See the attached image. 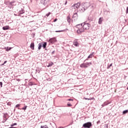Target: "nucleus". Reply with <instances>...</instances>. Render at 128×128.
<instances>
[{"mask_svg":"<svg viewBox=\"0 0 128 128\" xmlns=\"http://www.w3.org/2000/svg\"><path fill=\"white\" fill-rule=\"evenodd\" d=\"M46 44H47L46 42H42L39 43L38 44V50H42V48H44V50H46Z\"/></svg>","mask_w":128,"mask_h":128,"instance_id":"f257e3e1","label":"nucleus"},{"mask_svg":"<svg viewBox=\"0 0 128 128\" xmlns=\"http://www.w3.org/2000/svg\"><path fill=\"white\" fill-rule=\"evenodd\" d=\"M92 126V122H87L82 125V128H91Z\"/></svg>","mask_w":128,"mask_h":128,"instance_id":"f03ea898","label":"nucleus"},{"mask_svg":"<svg viewBox=\"0 0 128 128\" xmlns=\"http://www.w3.org/2000/svg\"><path fill=\"white\" fill-rule=\"evenodd\" d=\"M82 28L84 30H90V24L88 23L84 22V24L82 25Z\"/></svg>","mask_w":128,"mask_h":128,"instance_id":"7ed1b4c3","label":"nucleus"},{"mask_svg":"<svg viewBox=\"0 0 128 128\" xmlns=\"http://www.w3.org/2000/svg\"><path fill=\"white\" fill-rule=\"evenodd\" d=\"M80 6V2H78L77 4H74L71 8L74 10H78Z\"/></svg>","mask_w":128,"mask_h":128,"instance_id":"20e7f679","label":"nucleus"},{"mask_svg":"<svg viewBox=\"0 0 128 128\" xmlns=\"http://www.w3.org/2000/svg\"><path fill=\"white\" fill-rule=\"evenodd\" d=\"M82 6L84 7V10H88L90 6V4L89 2H86L85 3L82 4Z\"/></svg>","mask_w":128,"mask_h":128,"instance_id":"39448f33","label":"nucleus"},{"mask_svg":"<svg viewBox=\"0 0 128 128\" xmlns=\"http://www.w3.org/2000/svg\"><path fill=\"white\" fill-rule=\"evenodd\" d=\"M49 2L50 0H40V4H43V6H46Z\"/></svg>","mask_w":128,"mask_h":128,"instance_id":"423d86ee","label":"nucleus"},{"mask_svg":"<svg viewBox=\"0 0 128 128\" xmlns=\"http://www.w3.org/2000/svg\"><path fill=\"white\" fill-rule=\"evenodd\" d=\"M49 42H50V44H54V42H56V38H50L49 40Z\"/></svg>","mask_w":128,"mask_h":128,"instance_id":"0eeeda50","label":"nucleus"},{"mask_svg":"<svg viewBox=\"0 0 128 128\" xmlns=\"http://www.w3.org/2000/svg\"><path fill=\"white\" fill-rule=\"evenodd\" d=\"M30 48H31V50H34V42H32L30 44Z\"/></svg>","mask_w":128,"mask_h":128,"instance_id":"6e6552de","label":"nucleus"},{"mask_svg":"<svg viewBox=\"0 0 128 128\" xmlns=\"http://www.w3.org/2000/svg\"><path fill=\"white\" fill-rule=\"evenodd\" d=\"M10 28L8 26H6L2 27L3 30H10Z\"/></svg>","mask_w":128,"mask_h":128,"instance_id":"1a4fd4ad","label":"nucleus"},{"mask_svg":"<svg viewBox=\"0 0 128 128\" xmlns=\"http://www.w3.org/2000/svg\"><path fill=\"white\" fill-rule=\"evenodd\" d=\"M74 46H79L80 44H78V42L77 40L74 41L73 42Z\"/></svg>","mask_w":128,"mask_h":128,"instance_id":"9d476101","label":"nucleus"},{"mask_svg":"<svg viewBox=\"0 0 128 128\" xmlns=\"http://www.w3.org/2000/svg\"><path fill=\"white\" fill-rule=\"evenodd\" d=\"M110 102H108V101H106L104 102L103 104H102V106H108V104H110Z\"/></svg>","mask_w":128,"mask_h":128,"instance_id":"9b49d317","label":"nucleus"},{"mask_svg":"<svg viewBox=\"0 0 128 128\" xmlns=\"http://www.w3.org/2000/svg\"><path fill=\"white\" fill-rule=\"evenodd\" d=\"M80 66L81 68H88V66H86V63H83V64H81L80 65Z\"/></svg>","mask_w":128,"mask_h":128,"instance_id":"f8f14e48","label":"nucleus"},{"mask_svg":"<svg viewBox=\"0 0 128 128\" xmlns=\"http://www.w3.org/2000/svg\"><path fill=\"white\" fill-rule=\"evenodd\" d=\"M66 20H67V22H68L69 24H70L72 19H70V17L69 16H67Z\"/></svg>","mask_w":128,"mask_h":128,"instance_id":"ddd939ff","label":"nucleus"},{"mask_svg":"<svg viewBox=\"0 0 128 128\" xmlns=\"http://www.w3.org/2000/svg\"><path fill=\"white\" fill-rule=\"evenodd\" d=\"M72 18H78V13L76 12L74 14Z\"/></svg>","mask_w":128,"mask_h":128,"instance_id":"4468645a","label":"nucleus"},{"mask_svg":"<svg viewBox=\"0 0 128 128\" xmlns=\"http://www.w3.org/2000/svg\"><path fill=\"white\" fill-rule=\"evenodd\" d=\"M82 24H77L76 26V28H80L82 26Z\"/></svg>","mask_w":128,"mask_h":128,"instance_id":"2eb2a0df","label":"nucleus"},{"mask_svg":"<svg viewBox=\"0 0 128 128\" xmlns=\"http://www.w3.org/2000/svg\"><path fill=\"white\" fill-rule=\"evenodd\" d=\"M98 24H102V18H100L98 20Z\"/></svg>","mask_w":128,"mask_h":128,"instance_id":"dca6fc26","label":"nucleus"},{"mask_svg":"<svg viewBox=\"0 0 128 128\" xmlns=\"http://www.w3.org/2000/svg\"><path fill=\"white\" fill-rule=\"evenodd\" d=\"M26 108H28V106H25L24 107H23L22 108H18V110H26Z\"/></svg>","mask_w":128,"mask_h":128,"instance_id":"f3484780","label":"nucleus"},{"mask_svg":"<svg viewBox=\"0 0 128 128\" xmlns=\"http://www.w3.org/2000/svg\"><path fill=\"white\" fill-rule=\"evenodd\" d=\"M84 6H83L82 8H81L80 10V12H86V9H84Z\"/></svg>","mask_w":128,"mask_h":128,"instance_id":"a211bd4d","label":"nucleus"},{"mask_svg":"<svg viewBox=\"0 0 128 128\" xmlns=\"http://www.w3.org/2000/svg\"><path fill=\"white\" fill-rule=\"evenodd\" d=\"M86 66L87 68H88V66H92V62H86Z\"/></svg>","mask_w":128,"mask_h":128,"instance_id":"6ab92c4d","label":"nucleus"},{"mask_svg":"<svg viewBox=\"0 0 128 128\" xmlns=\"http://www.w3.org/2000/svg\"><path fill=\"white\" fill-rule=\"evenodd\" d=\"M128 110H125L122 112L123 114H128Z\"/></svg>","mask_w":128,"mask_h":128,"instance_id":"aec40b11","label":"nucleus"},{"mask_svg":"<svg viewBox=\"0 0 128 128\" xmlns=\"http://www.w3.org/2000/svg\"><path fill=\"white\" fill-rule=\"evenodd\" d=\"M12 50V48L6 47V52H8V50Z\"/></svg>","mask_w":128,"mask_h":128,"instance_id":"412c9836","label":"nucleus"},{"mask_svg":"<svg viewBox=\"0 0 128 128\" xmlns=\"http://www.w3.org/2000/svg\"><path fill=\"white\" fill-rule=\"evenodd\" d=\"M14 2H10L9 4L10 6H14Z\"/></svg>","mask_w":128,"mask_h":128,"instance_id":"4be33fe9","label":"nucleus"},{"mask_svg":"<svg viewBox=\"0 0 128 128\" xmlns=\"http://www.w3.org/2000/svg\"><path fill=\"white\" fill-rule=\"evenodd\" d=\"M40 128H48V126L46 125H45V126H41Z\"/></svg>","mask_w":128,"mask_h":128,"instance_id":"5701e85b","label":"nucleus"},{"mask_svg":"<svg viewBox=\"0 0 128 128\" xmlns=\"http://www.w3.org/2000/svg\"><path fill=\"white\" fill-rule=\"evenodd\" d=\"M92 58V56H90V54L88 56V58L85 60L84 62H86V60H88V58Z\"/></svg>","mask_w":128,"mask_h":128,"instance_id":"b1692460","label":"nucleus"},{"mask_svg":"<svg viewBox=\"0 0 128 128\" xmlns=\"http://www.w3.org/2000/svg\"><path fill=\"white\" fill-rule=\"evenodd\" d=\"M54 64V63L52 62H51V63H50L48 66V68H50V66H52Z\"/></svg>","mask_w":128,"mask_h":128,"instance_id":"393cba45","label":"nucleus"},{"mask_svg":"<svg viewBox=\"0 0 128 128\" xmlns=\"http://www.w3.org/2000/svg\"><path fill=\"white\" fill-rule=\"evenodd\" d=\"M110 66H112V64H111L110 65L108 66V67H107L108 70V68H110Z\"/></svg>","mask_w":128,"mask_h":128,"instance_id":"a878e982","label":"nucleus"},{"mask_svg":"<svg viewBox=\"0 0 128 128\" xmlns=\"http://www.w3.org/2000/svg\"><path fill=\"white\" fill-rule=\"evenodd\" d=\"M79 30H80V32H84L85 29H84V28L82 29V28H79Z\"/></svg>","mask_w":128,"mask_h":128,"instance_id":"bb28decb","label":"nucleus"},{"mask_svg":"<svg viewBox=\"0 0 128 128\" xmlns=\"http://www.w3.org/2000/svg\"><path fill=\"white\" fill-rule=\"evenodd\" d=\"M64 32V30H56L55 32Z\"/></svg>","mask_w":128,"mask_h":128,"instance_id":"cd10ccee","label":"nucleus"},{"mask_svg":"<svg viewBox=\"0 0 128 128\" xmlns=\"http://www.w3.org/2000/svg\"><path fill=\"white\" fill-rule=\"evenodd\" d=\"M20 14H24V10H22L20 11Z\"/></svg>","mask_w":128,"mask_h":128,"instance_id":"c85d7f7f","label":"nucleus"},{"mask_svg":"<svg viewBox=\"0 0 128 128\" xmlns=\"http://www.w3.org/2000/svg\"><path fill=\"white\" fill-rule=\"evenodd\" d=\"M84 99L86 100H92V98H84Z\"/></svg>","mask_w":128,"mask_h":128,"instance_id":"c756f323","label":"nucleus"},{"mask_svg":"<svg viewBox=\"0 0 128 128\" xmlns=\"http://www.w3.org/2000/svg\"><path fill=\"white\" fill-rule=\"evenodd\" d=\"M20 104H18L16 106L15 108H18V107H20Z\"/></svg>","mask_w":128,"mask_h":128,"instance_id":"7c9ffc66","label":"nucleus"},{"mask_svg":"<svg viewBox=\"0 0 128 128\" xmlns=\"http://www.w3.org/2000/svg\"><path fill=\"white\" fill-rule=\"evenodd\" d=\"M78 34H82V32H80V30L79 29L77 30Z\"/></svg>","mask_w":128,"mask_h":128,"instance_id":"2f4dec72","label":"nucleus"},{"mask_svg":"<svg viewBox=\"0 0 128 128\" xmlns=\"http://www.w3.org/2000/svg\"><path fill=\"white\" fill-rule=\"evenodd\" d=\"M16 124H17L16 123H14V124H11V126H16Z\"/></svg>","mask_w":128,"mask_h":128,"instance_id":"473e14b6","label":"nucleus"},{"mask_svg":"<svg viewBox=\"0 0 128 128\" xmlns=\"http://www.w3.org/2000/svg\"><path fill=\"white\" fill-rule=\"evenodd\" d=\"M36 72H38V74H40V70H39L36 69Z\"/></svg>","mask_w":128,"mask_h":128,"instance_id":"72a5a7b5","label":"nucleus"},{"mask_svg":"<svg viewBox=\"0 0 128 128\" xmlns=\"http://www.w3.org/2000/svg\"><path fill=\"white\" fill-rule=\"evenodd\" d=\"M50 12H49L48 14H46L47 16H50Z\"/></svg>","mask_w":128,"mask_h":128,"instance_id":"f704fd0d","label":"nucleus"},{"mask_svg":"<svg viewBox=\"0 0 128 128\" xmlns=\"http://www.w3.org/2000/svg\"><path fill=\"white\" fill-rule=\"evenodd\" d=\"M67 106H68L70 107V106H72V104H68Z\"/></svg>","mask_w":128,"mask_h":128,"instance_id":"c9c22d12","label":"nucleus"},{"mask_svg":"<svg viewBox=\"0 0 128 128\" xmlns=\"http://www.w3.org/2000/svg\"><path fill=\"white\" fill-rule=\"evenodd\" d=\"M0 86L1 88L2 87V82H0Z\"/></svg>","mask_w":128,"mask_h":128,"instance_id":"e433bc0d","label":"nucleus"},{"mask_svg":"<svg viewBox=\"0 0 128 128\" xmlns=\"http://www.w3.org/2000/svg\"><path fill=\"white\" fill-rule=\"evenodd\" d=\"M68 100L69 102H70V101L74 100H72V98H69V99Z\"/></svg>","mask_w":128,"mask_h":128,"instance_id":"4c0bfd02","label":"nucleus"},{"mask_svg":"<svg viewBox=\"0 0 128 128\" xmlns=\"http://www.w3.org/2000/svg\"><path fill=\"white\" fill-rule=\"evenodd\" d=\"M126 14H128V7L126 8Z\"/></svg>","mask_w":128,"mask_h":128,"instance_id":"58836bf2","label":"nucleus"},{"mask_svg":"<svg viewBox=\"0 0 128 128\" xmlns=\"http://www.w3.org/2000/svg\"><path fill=\"white\" fill-rule=\"evenodd\" d=\"M57 20H58V19L55 18V19L54 20V22H56Z\"/></svg>","mask_w":128,"mask_h":128,"instance_id":"ea45409f","label":"nucleus"},{"mask_svg":"<svg viewBox=\"0 0 128 128\" xmlns=\"http://www.w3.org/2000/svg\"><path fill=\"white\" fill-rule=\"evenodd\" d=\"M8 62V61H4V64H6Z\"/></svg>","mask_w":128,"mask_h":128,"instance_id":"a19ab883","label":"nucleus"},{"mask_svg":"<svg viewBox=\"0 0 128 128\" xmlns=\"http://www.w3.org/2000/svg\"><path fill=\"white\" fill-rule=\"evenodd\" d=\"M94 54V52H92L90 54V56H92V55Z\"/></svg>","mask_w":128,"mask_h":128,"instance_id":"79ce46f5","label":"nucleus"},{"mask_svg":"<svg viewBox=\"0 0 128 128\" xmlns=\"http://www.w3.org/2000/svg\"><path fill=\"white\" fill-rule=\"evenodd\" d=\"M7 104H8V106H10V102H8V103Z\"/></svg>","mask_w":128,"mask_h":128,"instance_id":"37998d69","label":"nucleus"},{"mask_svg":"<svg viewBox=\"0 0 128 128\" xmlns=\"http://www.w3.org/2000/svg\"><path fill=\"white\" fill-rule=\"evenodd\" d=\"M66 4H68V0L66 1V2H65L64 4L66 5Z\"/></svg>","mask_w":128,"mask_h":128,"instance_id":"c03bdc74","label":"nucleus"},{"mask_svg":"<svg viewBox=\"0 0 128 128\" xmlns=\"http://www.w3.org/2000/svg\"><path fill=\"white\" fill-rule=\"evenodd\" d=\"M10 128H16V127H13L12 126H11Z\"/></svg>","mask_w":128,"mask_h":128,"instance_id":"a18cd8bd","label":"nucleus"},{"mask_svg":"<svg viewBox=\"0 0 128 128\" xmlns=\"http://www.w3.org/2000/svg\"><path fill=\"white\" fill-rule=\"evenodd\" d=\"M100 120H98V121L97 122V124H100Z\"/></svg>","mask_w":128,"mask_h":128,"instance_id":"49530a36","label":"nucleus"},{"mask_svg":"<svg viewBox=\"0 0 128 128\" xmlns=\"http://www.w3.org/2000/svg\"><path fill=\"white\" fill-rule=\"evenodd\" d=\"M52 54H54V50L52 52Z\"/></svg>","mask_w":128,"mask_h":128,"instance_id":"de8ad7c7","label":"nucleus"},{"mask_svg":"<svg viewBox=\"0 0 128 128\" xmlns=\"http://www.w3.org/2000/svg\"><path fill=\"white\" fill-rule=\"evenodd\" d=\"M58 128H64V127H62V126H60V127Z\"/></svg>","mask_w":128,"mask_h":128,"instance_id":"09e8293b","label":"nucleus"},{"mask_svg":"<svg viewBox=\"0 0 128 128\" xmlns=\"http://www.w3.org/2000/svg\"><path fill=\"white\" fill-rule=\"evenodd\" d=\"M1 66H4V64L3 63L1 64Z\"/></svg>","mask_w":128,"mask_h":128,"instance_id":"8fccbe9b","label":"nucleus"},{"mask_svg":"<svg viewBox=\"0 0 128 128\" xmlns=\"http://www.w3.org/2000/svg\"><path fill=\"white\" fill-rule=\"evenodd\" d=\"M17 80H18V82H20V79H18Z\"/></svg>","mask_w":128,"mask_h":128,"instance_id":"3c124183","label":"nucleus"},{"mask_svg":"<svg viewBox=\"0 0 128 128\" xmlns=\"http://www.w3.org/2000/svg\"><path fill=\"white\" fill-rule=\"evenodd\" d=\"M94 5L92 6V8H94Z\"/></svg>","mask_w":128,"mask_h":128,"instance_id":"603ef678","label":"nucleus"},{"mask_svg":"<svg viewBox=\"0 0 128 128\" xmlns=\"http://www.w3.org/2000/svg\"><path fill=\"white\" fill-rule=\"evenodd\" d=\"M15 111H16V108L14 109V112H15Z\"/></svg>","mask_w":128,"mask_h":128,"instance_id":"864d4df0","label":"nucleus"},{"mask_svg":"<svg viewBox=\"0 0 128 128\" xmlns=\"http://www.w3.org/2000/svg\"><path fill=\"white\" fill-rule=\"evenodd\" d=\"M25 80H28L26 79Z\"/></svg>","mask_w":128,"mask_h":128,"instance_id":"5fc2aeb1","label":"nucleus"},{"mask_svg":"<svg viewBox=\"0 0 128 128\" xmlns=\"http://www.w3.org/2000/svg\"><path fill=\"white\" fill-rule=\"evenodd\" d=\"M127 90H128V87L127 88Z\"/></svg>","mask_w":128,"mask_h":128,"instance_id":"6e6d98bb","label":"nucleus"},{"mask_svg":"<svg viewBox=\"0 0 128 128\" xmlns=\"http://www.w3.org/2000/svg\"><path fill=\"white\" fill-rule=\"evenodd\" d=\"M29 86H30V84H29Z\"/></svg>","mask_w":128,"mask_h":128,"instance_id":"4d7b16f0","label":"nucleus"}]
</instances>
